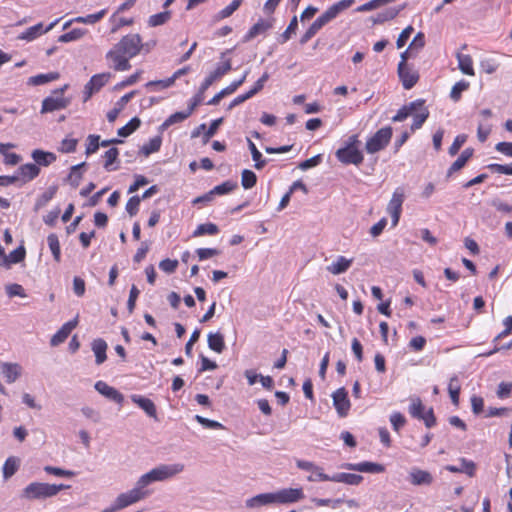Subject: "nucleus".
<instances>
[{
	"label": "nucleus",
	"mask_w": 512,
	"mask_h": 512,
	"mask_svg": "<svg viewBox=\"0 0 512 512\" xmlns=\"http://www.w3.org/2000/svg\"><path fill=\"white\" fill-rule=\"evenodd\" d=\"M78 324L77 317L71 321L66 322L52 337L50 340L51 346H58L63 343L72 332L74 328H76Z\"/></svg>",
	"instance_id": "obj_17"
},
{
	"label": "nucleus",
	"mask_w": 512,
	"mask_h": 512,
	"mask_svg": "<svg viewBox=\"0 0 512 512\" xmlns=\"http://www.w3.org/2000/svg\"><path fill=\"white\" fill-rule=\"evenodd\" d=\"M68 89V84L63 85L61 88L55 89L49 96L43 99L41 114L51 113L67 108L71 99L64 97V92Z\"/></svg>",
	"instance_id": "obj_4"
},
{
	"label": "nucleus",
	"mask_w": 512,
	"mask_h": 512,
	"mask_svg": "<svg viewBox=\"0 0 512 512\" xmlns=\"http://www.w3.org/2000/svg\"><path fill=\"white\" fill-rule=\"evenodd\" d=\"M86 166L85 162H82L80 164L74 165L70 168V173L67 177V180L70 182L71 186L74 188L78 187L80 184V181L82 179V168Z\"/></svg>",
	"instance_id": "obj_41"
},
{
	"label": "nucleus",
	"mask_w": 512,
	"mask_h": 512,
	"mask_svg": "<svg viewBox=\"0 0 512 512\" xmlns=\"http://www.w3.org/2000/svg\"><path fill=\"white\" fill-rule=\"evenodd\" d=\"M424 409L419 398L412 399V403L409 406V413L413 418L420 419V417H423Z\"/></svg>",
	"instance_id": "obj_53"
},
{
	"label": "nucleus",
	"mask_w": 512,
	"mask_h": 512,
	"mask_svg": "<svg viewBox=\"0 0 512 512\" xmlns=\"http://www.w3.org/2000/svg\"><path fill=\"white\" fill-rule=\"evenodd\" d=\"M335 156L342 164L359 166L363 160V153L359 148L341 147L335 152Z\"/></svg>",
	"instance_id": "obj_9"
},
{
	"label": "nucleus",
	"mask_w": 512,
	"mask_h": 512,
	"mask_svg": "<svg viewBox=\"0 0 512 512\" xmlns=\"http://www.w3.org/2000/svg\"><path fill=\"white\" fill-rule=\"evenodd\" d=\"M44 471L48 474H52V475L59 476V477L71 478V477L75 476L74 471L65 470V469H62L59 467H54V466H49V465L44 467Z\"/></svg>",
	"instance_id": "obj_56"
},
{
	"label": "nucleus",
	"mask_w": 512,
	"mask_h": 512,
	"mask_svg": "<svg viewBox=\"0 0 512 512\" xmlns=\"http://www.w3.org/2000/svg\"><path fill=\"white\" fill-rule=\"evenodd\" d=\"M144 489H145L144 486H140V481L138 480L133 489H131L125 493L119 494L115 500L117 501L120 509H124V508L146 498L148 496L149 492Z\"/></svg>",
	"instance_id": "obj_8"
},
{
	"label": "nucleus",
	"mask_w": 512,
	"mask_h": 512,
	"mask_svg": "<svg viewBox=\"0 0 512 512\" xmlns=\"http://www.w3.org/2000/svg\"><path fill=\"white\" fill-rule=\"evenodd\" d=\"M178 267V260L164 259L159 263V268L166 273H173Z\"/></svg>",
	"instance_id": "obj_64"
},
{
	"label": "nucleus",
	"mask_w": 512,
	"mask_h": 512,
	"mask_svg": "<svg viewBox=\"0 0 512 512\" xmlns=\"http://www.w3.org/2000/svg\"><path fill=\"white\" fill-rule=\"evenodd\" d=\"M466 139H467V137L464 134H460V135L456 136L452 145L449 147V154L451 156L456 155L459 152V150L461 149V147L463 146V144L466 142Z\"/></svg>",
	"instance_id": "obj_62"
},
{
	"label": "nucleus",
	"mask_w": 512,
	"mask_h": 512,
	"mask_svg": "<svg viewBox=\"0 0 512 512\" xmlns=\"http://www.w3.org/2000/svg\"><path fill=\"white\" fill-rule=\"evenodd\" d=\"M296 466L305 471H311L312 473H317V477H313L312 475L307 477V480L310 482H316V481H324L323 479H320L319 475H326L322 468L314 464L313 462L306 461V460H297Z\"/></svg>",
	"instance_id": "obj_30"
},
{
	"label": "nucleus",
	"mask_w": 512,
	"mask_h": 512,
	"mask_svg": "<svg viewBox=\"0 0 512 512\" xmlns=\"http://www.w3.org/2000/svg\"><path fill=\"white\" fill-rule=\"evenodd\" d=\"M94 388L97 392L111 401H114L118 404H122L124 401V396L117 389L109 386L102 380L97 381L94 385Z\"/></svg>",
	"instance_id": "obj_16"
},
{
	"label": "nucleus",
	"mask_w": 512,
	"mask_h": 512,
	"mask_svg": "<svg viewBox=\"0 0 512 512\" xmlns=\"http://www.w3.org/2000/svg\"><path fill=\"white\" fill-rule=\"evenodd\" d=\"M141 202L140 196H132L126 203V211L130 216H135L139 211V205Z\"/></svg>",
	"instance_id": "obj_58"
},
{
	"label": "nucleus",
	"mask_w": 512,
	"mask_h": 512,
	"mask_svg": "<svg viewBox=\"0 0 512 512\" xmlns=\"http://www.w3.org/2000/svg\"><path fill=\"white\" fill-rule=\"evenodd\" d=\"M222 122H223V118H218L211 122L210 126L208 127L207 130H205V133L203 135V144L208 143L210 138L216 134V132H217L219 126L222 124Z\"/></svg>",
	"instance_id": "obj_55"
},
{
	"label": "nucleus",
	"mask_w": 512,
	"mask_h": 512,
	"mask_svg": "<svg viewBox=\"0 0 512 512\" xmlns=\"http://www.w3.org/2000/svg\"><path fill=\"white\" fill-rule=\"evenodd\" d=\"M195 420L204 428L208 429H224L225 427L218 421L210 420L200 415L195 416Z\"/></svg>",
	"instance_id": "obj_57"
},
{
	"label": "nucleus",
	"mask_w": 512,
	"mask_h": 512,
	"mask_svg": "<svg viewBox=\"0 0 512 512\" xmlns=\"http://www.w3.org/2000/svg\"><path fill=\"white\" fill-rule=\"evenodd\" d=\"M352 262L353 259H347L344 256H339L337 260L328 265L326 269L333 275H339L346 272L350 268Z\"/></svg>",
	"instance_id": "obj_31"
},
{
	"label": "nucleus",
	"mask_w": 512,
	"mask_h": 512,
	"mask_svg": "<svg viewBox=\"0 0 512 512\" xmlns=\"http://www.w3.org/2000/svg\"><path fill=\"white\" fill-rule=\"evenodd\" d=\"M243 0H233L228 6L214 15V21H220L230 17L242 4Z\"/></svg>",
	"instance_id": "obj_40"
},
{
	"label": "nucleus",
	"mask_w": 512,
	"mask_h": 512,
	"mask_svg": "<svg viewBox=\"0 0 512 512\" xmlns=\"http://www.w3.org/2000/svg\"><path fill=\"white\" fill-rule=\"evenodd\" d=\"M469 87V83L466 81H459L451 89L450 97L453 101H458L461 98V94L463 91L467 90Z\"/></svg>",
	"instance_id": "obj_54"
},
{
	"label": "nucleus",
	"mask_w": 512,
	"mask_h": 512,
	"mask_svg": "<svg viewBox=\"0 0 512 512\" xmlns=\"http://www.w3.org/2000/svg\"><path fill=\"white\" fill-rule=\"evenodd\" d=\"M141 125V120L138 117L132 118L126 125L117 130V134L120 137H128Z\"/></svg>",
	"instance_id": "obj_44"
},
{
	"label": "nucleus",
	"mask_w": 512,
	"mask_h": 512,
	"mask_svg": "<svg viewBox=\"0 0 512 512\" xmlns=\"http://www.w3.org/2000/svg\"><path fill=\"white\" fill-rule=\"evenodd\" d=\"M460 390H461V386L459 383V379L455 375L450 378L449 385H448V392H449L451 401L454 405L459 404Z\"/></svg>",
	"instance_id": "obj_43"
},
{
	"label": "nucleus",
	"mask_w": 512,
	"mask_h": 512,
	"mask_svg": "<svg viewBox=\"0 0 512 512\" xmlns=\"http://www.w3.org/2000/svg\"><path fill=\"white\" fill-rule=\"evenodd\" d=\"M40 174V167H38L34 163H26L21 165L18 169L15 175L19 176V180L22 181V183H27L29 181H32L36 177H38Z\"/></svg>",
	"instance_id": "obj_19"
},
{
	"label": "nucleus",
	"mask_w": 512,
	"mask_h": 512,
	"mask_svg": "<svg viewBox=\"0 0 512 512\" xmlns=\"http://www.w3.org/2000/svg\"><path fill=\"white\" fill-rule=\"evenodd\" d=\"M26 255L25 248L23 246H19L18 248L14 249L8 256H7V265L10 264H16L24 260Z\"/></svg>",
	"instance_id": "obj_51"
},
{
	"label": "nucleus",
	"mask_w": 512,
	"mask_h": 512,
	"mask_svg": "<svg viewBox=\"0 0 512 512\" xmlns=\"http://www.w3.org/2000/svg\"><path fill=\"white\" fill-rule=\"evenodd\" d=\"M406 198L405 190L403 187H397L387 205L386 211L391 216V225L396 227L402 212V205Z\"/></svg>",
	"instance_id": "obj_7"
},
{
	"label": "nucleus",
	"mask_w": 512,
	"mask_h": 512,
	"mask_svg": "<svg viewBox=\"0 0 512 512\" xmlns=\"http://www.w3.org/2000/svg\"><path fill=\"white\" fill-rule=\"evenodd\" d=\"M401 9L402 8H395V7L387 8L386 10L379 12L373 18V22L375 24H382V23H384L386 21L392 20V19H394L399 14Z\"/></svg>",
	"instance_id": "obj_39"
},
{
	"label": "nucleus",
	"mask_w": 512,
	"mask_h": 512,
	"mask_svg": "<svg viewBox=\"0 0 512 512\" xmlns=\"http://www.w3.org/2000/svg\"><path fill=\"white\" fill-rule=\"evenodd\" d=\"M320 479L325 481H332L338 483H345L347 485H359L363 481V476L351 473H335L334 475H319Z\"/></svg>",
	"instance_id": "obj_15"
},
{
	"label": "nucleus",
	"mask_w": 512,
	"mask_h": 512,
	"mask_svg": "<svg viewBox=\"0 0 512 512\" xmlns=\"http://www.w3.org/2000/svg\"><path fill=\"white\" fill-rule=\"evenodd\" d=\"M57 190L58 187L56 185H52L45 192H43L35 202V211L45 207L47 203L55 196Z\"/></svg>",
	"instance_id": "obj_38"
},
{
	"label": "nucleus",
	"mask_w": 512,
	"mask_h": 512,
	"mask_svg": "<svg viewBox=\"0 0 512 512\" xmlns=\"http://www.w3.org/2000/svg\"><path fill=\"white\" fill-rule=\"evenodd\" d=\"M78 140L74 138H65L61 142L59 151L62 153H71L76 150Z\"/></svg>",
	"instance_id": "obj_60"
},
{
	"label": "nucleus",
	"mask_w": 512,
	"mask_h": 512,
	"mask_svg": "<svg viewBox=\"0 0 512 512\" xmlns=\"http://www.w3.org/2000/svg\"><path fill=\"white\" fill-rule=\"evenodd\" d=\"M84 34H85V31L83 29L75 28L67 33L62 34L58 38V41L62 42V43H68V42L75 41V40L82 38L84 36Z\"/></svg>",
	"instance_id": "obj_50"
},
{
	"label": "nucleus",
	"mask_w": 512,
	"mask_h": 512,
	"mask_svg": "<svg viewBox=\"0 0 512 512\" xmlns=\"http://www.w3.org/2000/svg\"><path fill=\"white\" fill-rule=\"evenodd\" d=\"M333 405L340 417H345L348 415L351 404L348 399V393L344 387L338 388L332 394Z\"/></svg>",
	"instance_id": "obj_13"
},
{
	"label": "nucleus",
	"mask_w": 512,
	"mask_h": 512,
	"mask_svg": "<svg viewBox=\"0 0 512 512\" xmlns=\"http://www.w3.org/2000/svg\"><path fill=\"white\" fill-rule=\"evenodd\" d=\"M32 159L35 161L34 164H36L38 167L43 166L47 167L53 162L56 161V155L52 152L44 151L41 149H35L31 153Z\"/></svg>",
	"instance_id": "obj_25"
},
{
	"label": "nucleus",
	"mask_w": 512,
	"mask_h": 512,
	"mask_svg": "<svg viewBox=\"0 0 512 512\" xmlns=\"http://www.w3.org/2000/svg\"><path fill=\"white\" fill-rule=\"evenodd\" d=\"M353 3L354 0H340L339 2L331 5L316 20L324 27L329 22L334 20L341 12L350 8Z\"/></svg>",
	"instance_id": "obj_10"
},
{
	"label": "nucleus",
	"mask_w": 512,
	"mask_h": 512,
	"mask_svg": "<svg viewBox=\"0 0 512 512\" xmlns=\"http://www.w3.org/2000/svg\"><path fill=\"white\" fill-rule=\"evenodd\" d=\"M410 482L413 485H430L433 482V476L425 470L412 468L409 472Z\"/></svg>",
	"instance_id": "obj_23"
},
{
	"label": "nucleus",
	"mask_w": 512,
	"mask_h": 512,
	"mask_svg": "<svg viewBox=\"0 0 512 512\" xmlns=\"http://www.w3.org/2000/svg\"><path fill=\"white\" fill-rule=\"evenodd\" d=\"M70 488L65 484H49L44 482H32L21 492L20 497L26 500H43L56 496L60 491Z\"/></svg>",
	"instance_id": "obj_2"
},
{
	"label": "nucleus",
	"mask_w": 512,
	"mask_h": 512,
	"mask_svg": "<svg viewBox=\"0 0 512 512\" xmlns=\"http://www.w3.org/2000/svg\"><path fill=\"white\" fill-rule=\"evenodd\" d=\"M57 22H58V20L52 22L46 28H43L42 23H38L34 26H31L28 29H26V31H24L19 36V39L26 40V41H32V40L36 39L38 36L50 31L56 25Z\"/></svg>",
	"instance_id": "obj_21"
},
{
	"label": "nucleus",
	"mask_w": 512,
	"mask_h": 512,
	"mask_svg": "<svg viewBox=\"0 0 512 512\" xmlns=\"http://www.w3.org/2000/svg\"><path fill=\"white\" fill-rule=\"evenodd\" d=\"M47 242L49 248L52 252L53 258L56 262H60L61 260V250L58 236L54 233H51L47 237Z\"/></svg>",
	"instance_id": "obj_45"
},
{
	"label": "nucleus",
	"mask_w": 512,
	"mask_h": 512,
	"mask_svg": "<svg viewBox=\"0 0 512 512\" xmlns=\"http://www.w3.org/2000/svg\"><path fill=\"white\" fill-rule=\"evenodd\" d=\"M143 47L139 34H128L107 53L106 58L116 71H126L131 68L129 59L135 57Z\"/></svg>",
	"instance_id": "obj_1"
},
{
	"label": "nucleus",
	"mask_w": 512,
	"mask_h": 512,
	"mask_svg": "<svg viewBox=\"0 0 512 512\" xmlns=\"http://www.w3.org/2000/svg\"><path fill=\"white\" fill-rule=\"evenodd\" d=\"M171 17L170 11H164L154 14L149 17L148 24L151 27H156L165 24Z\"/></svg>",
	"instance_id": "obj_48"
},
{
	"label": "nucleus",
	"mask_w": 512,
	"mask_h": 512,
	"mask_svg": "<svg viewBox=\"0 0 512 512\" xmlns=\"http://www.w3.org/2000/svg\"><path fill=\"white\" fill-rule=\"evenodd\" d=\"M219 232L218 226L213 223L200 224L193 232V237H199L203 235H215Z\"/></svg>",
	"instance_id": "obj_46"
},
{
	"label": "nucleus",
	"mask_w": 512,
	"mask_h": 512,
	"mask_svg": "<svg viewBox=\"0 0 512 512\" xmlns=\"http://www.w3.org/2000/svg\"><path fill=\"white\" fill-rule=\"evenodd\" d=\"M6 293L10 298L15 297V296L25 298L27 296L24 288L20 284H16V283L7 285Z\"/></svg>",
	"instance_id": "obj_59"
},
{
	"label": "nucleus",
	"mask_w": 512,
	"mask_h": 512,
	"mask_svg": "<svg viewBox=\"0 0 512 512\" xmlns=\"http://www.w3.org/2000/svg\"><path fill=\"white\" fill-rule=\"evenodd\" d=\"M487 167L494 173L512 175V163L507 165L493 163Z\"/></svg>",
	"instance_id": "obj_61"
},
{
	"label": "nucleus",
	"mask_w": 512,
	"mask_h": 512,
	"mask_svg": "<svg viewBox=\"0 0 512 512\" xmlns=\"http://www.w3.org/2000/svg\"><path fill=\"white\" fill-rule=\"evenodd\" d=\"M184 468L185 466L182 463L161 464L143 474L138 480L140 481V486L145 488L153 482L165 481L176 476Z\"/></svg>",
	"instance_id": "obj_3"
},
{
	"label": "nucleus",
	"mask_w": 512,
	"mask_h": 512,
	"mask_svg": "<svg viewBox=\"0 0 512 512\" xmlns=\"http://www.w3.org/2000/svg\"><path fill=\"white\" fill-rule=\"evenodd\" d=\"M393 130L392 127L386 126L380 128L372 135L365 144V150L368 154H375L383 150L390 142L392 138Z\"/></svg>",
	"instance_id": "obj_5"
},
{
	"label": "nucleus",
	"mask_w": 512,
	"mask_h": 512,
	"mask_svg": "<svg viewBox=\"0 0 512 512\" xmlns=\"http://www.w3.org/2000/svg\"><path fill=\"white\" fill-rule=\"evenodd\" d=\"M58 72H49L46 74H38L28 79V84L33 86L43 85L48 82L55 81L59 78Z\"/></svg>",
	"instance_id": "obj_37"
},
{
	"label": "nucleus",
	"mask_w": 512,
	"mask_h": 512,
	"mask_svg": "<svg viewBox=\"0 0 512 512\" xmlns=\"http://www.w3.org/2000/svg\"><path fill=\"white\" fill-rule=\"evenodd\" d=\"M131 400L144 410L149 417L158 420L156 406L152 400L141 395H132Z\"/></svg>",
	"instance_id": "obj_22"
},
{
	"label": "nucleus",
	"mask_w": 512,
	"mask_h": 512,
	"mask_svg": "<svg viewBox=\"0 0 512 512\" xmlns=\"http://www.w3.org/2000/svg\"><path fill=\"white\" fill-rule=\"evenodd\" d=\"M458 67L462 71V73L473 76V61L470 55L457 53Z\"/></svg>",
	"instance_id": "obj_36"
},
{
	"label": "nucleus",
	"mask_w": 512,
	"mask_h": 512,
	"mask_svg": "<svg viewBox=\"0 0 512 512\" xmlns=\"http://www.w3.org/2000/svg\"><path fill=\"white\" fill-rule=\"evenodd\" d=\"M119 156V151L117 148L115 147H112L110 148L109 150H107L105 152V155H104V158H105V163H104V168L107 170V171H111V170H116L117 168H111V165L117 160Z\"/></svg>",
	"instance_id": "obj_52"
},
{
	"label": "nucleus",
	"mask_w": 512,
	"mask_h": 512,
	"mask_svg": "<svg viewBox=\"0 0 512 512\" xmlns=\"http://www.w3.org/2000/svg\"><path fill=\"white\" fill-rule=\"evenodd\" d=\"M19 466H20V459L18 457H15V456L8 457L3 465V468H2L3 478L5 480H7L10 477H12L19 469Z\"/></svg>",
	"instance_id": "obj_35"
},
{
	"label": "nucleus",
	"mask_w": 512,
	"mask_h": 512,
	"mask_svg": "<svg viewBox=\"0 0 512 512\" xmlns=\"http://www.w3.org/2000/svg\"><path fill=\"white\" fill-rule=\"evenodd\" d=\"M398 76L406 90L413 88L419 80V73L407 65V63L398 64Z\"/></svg>",
	"instance_id": "obj_12"
},
{
	"label": "nucleus",
	"mask_w": 512,
	"mask_h": 512,
	"mask_svg": "<svg viewBox=\"0 0 512 512\" xmlns=\"http://www.w3.org/2000/svg\"><path fill=\"white\" fill-rule=\"evenodd\" d=\"M208 347L216 353H222L225 350L224 336L220 332L209 333L207 337Z\"/></svg>",
	"instance_id": "obj_33"
},
{
	"label": "nucleus",
	"mask_w": 512,
	"mask_h": 512,
	"mask_svg": "<svg viewBox=\"0 0 512 512\" xmlns=\"http://www.w3.org/2000/svg\"><path fill=\"white\" fill-rule=\"evenodd\" d=\"M413 123L411 125V131L414 132L415 130H418L422 127L424 122L429 117V110L423 104L422 106H419L418 110L414 112L413 114Z\"/></svg>",
	"instance_id": "obj_34"
},
{
	"label": "nucleus",
	"mask_w": 512,
	"mask_h": 512,
	"mask_svg": "<svg viewBox=\"0 0 512 512\" xmlns=\"http://www.w3.org/2000/svg\"><path fill=\"white\" fill-rule=\"evenodd\" d=\"M460 462V467L454 465H447L445 469L453 473H466L470 477L474 476L476 467L475 463L465 458H461Z\"/></svg>",
	"instance_id": "obj_32"
},
{
	"label": "nucleus",
	"mask_w": 512,
	"mask_h": 512,
	"mask_svg": "<svg viewBox=\"0 0 512 512\" xmlns=\"http://www.w3.org/2000/svg\"><path fill=\"white\" fill-rule=\"evenodd\" d=\"M1 373L7 383H13L20 377L21 367L17 363L3 362L1 363Z\"/></svg>",
	"instance_id": "obj_24"
},
{
	"label": "nucleus",
	"mask_w": 512,
	"mask_h": 512,
	"mask_svg": "<svg viewBox=\"0 0 512 512\" xmlns=\"http://www.w3.org/2000/svg\"><path fill=\"white\" fill-rule=\"evenodd\" d=\"M271 503H277L276 493H262L258 494L246 501L248 508H254L258 506H264Z\"/></svg>",
	"instance_id": "obj_27"
},
{
	"label": "nucleus",
	"mask_w": 512,
	"mask_h": 512,
	"mask_svg": "<svg viewBox=\"0 0 512 512\" xmlns=\"http://www.w3.org/2000/svg\"><path fill=\"white\" fill-rule=\"evenodd\" d=\"M341 468L364 473H382L385 471L384 465L368 461L360 463H344L341 465Z\"/></svg>",
	"instance_id": "obj_14"
},
{
	"label": "nucleus",
	"mask_w": 512,
	"mask_h": 512,
	"mask_svg": "<svg viewBox=\"0 0 512 512\" xmlns=\"http://www.w3.org/2000/svg\"><path fill=\"white\" fill-rule=\"evenodd\" d=\"M237 186L238 185L236 182L228 180V181L221 183L220 185L215 186L211 190V192H212L213 196L224 195V194H227V193L233 191L234 189H236Z\"/></svg>",
	"instance_id": "obj_49"
},
{
	"label": "nucleus",
	"mask_w": 512,
	"mask_h": 512,
	"mask_svg": "<svg viewBox=\"0 0 512 512\" xmlns=\"http://www.w3.org/2000/svg\"><path fill=\"white\" fill-rule=\"evenodd\" d=\"M272 27V24L270 21L259 19L257 23H255L249 31L246 33V35L243 37V42H249L252 39H254L259 34L265 33L267 30H269Z\"/></svg>",
	"instance_id": "obj_29"
},
{
	"label": "nucleus",
	"mask_w": 512,
	"mask_h": 512,
	"mask_svg": "<svg viewBox=\"0 0 512 512\" xmlns=\"http://www.w3.org/2000/svg\"><path fill=\"white\" fill-rule=\"evenodd\" d=\"M107 343L102 338L94 339L91 343V349L95 355V362L97 365L103 364L106 359Z\"/></svg>",
	"instance_id": "obj_26"
},
{
	"label": "nucleus",
	"mask_w": 512,
	"mask_h": 512,
	"mask_svg": "<svg viewBox=\"0 0 512 512\" xmlns=\"http://www.w3.org/2000/svg\"><path fill=\"white\" fill-rule=\"evenodd\" d=\"M231 61L227 59L223 63L217 65L214 71H212L202 82L199 87V91L192 97V99H199V105L204 99V92L210 88V86L219 78L227 74L231 70Z\"/></svg>",
	"instance_id": "obj_6"
},
{
	"label": "nucleus",
	"mask_w": 512,
	"mask_h": 512,
	"mask_svg": "<svg viewBox=\"0 0 512 512\" xmlns=\"http://www.w3.org/2000/svg\"><path fill=\"white\" fill-rule=\"evenodd\" d=\"M390 422L392 424L393 429L396 432H398L405 425L406 419H405V417L401 413L394 412L390 416Z\"/></svg>",
	"instance_id": "obj_63"
},
{
	"label": "nucleus",
	"mask_w": 512,
	"mask_h": 512,
	"mask_svg": "<svg viewBox=\"0 0 512 512\" xmlns=\"http://www.w3.org/2000/svg\"><path fill=\"white\" fill-rule=\"evenodd\" d=\"M423 104H425V100L417 99L415 101L410 102L409 104L404 105L397 111L396 115H394L392 117V121L393 122L404 121L407 117H409L414 112H416L418 110L419 106H422Z\"/></svg>",
	"instance_id": "obj_20"
},
{
	"label": "nucleus",
	"mask_w": 512,
	"mask_h": 512,
	"mask_svg": "<svg viewBox=\"0 0 512 512\" xmlns=\"http://www.w3.org/2000/svg\"><path fill=\"white\" fill-rule=\"evenodd\" d=\"M257 176L256 174L249 170L244 169L241 174V184L244 189H250L256 185Z\"/></svg>",
	"instance_id": "obj_47"
},
{
	"label": "nucleus",
	"mask_w": 512,
	"mask_h": 512,
	"mask_svg": "<svg viewBox=\"0 0 512 512\" xmlns=\"http://www.w3.org/2000/svg\"><path fill=\"white\" fill-rule=\"evenodd\" d=\"M161 144H162V137L155 136V137L151 138L148 143L144 144L141 147L140 152L144 156H149L150 154L159 151Z\"/></svg>",
	"instance_id": "obj_42"
},
{
	"label": "nucleus",
	"mask_w": 512,
	"mask_h": 512,
	"mask_svg": "<svg viewBox=\"0 0 512 512\" xmlns=\"http://www.w3.org/2000/svg\"><path fill=\"white\" fill-rule=\"evenodd\" d=\"M277 503H294L304 498L302 488H286L276 492Z\"/></svg>",
	"instance_id": "obj_18"
},
{
	"label": "nucleus",
	"mask_w": 512,
	"mask_h": 512,
	"mask_svg": "<svg viewBox=\"0 0 512 512\" xmlns=\"http://www.w3.org/2000/svg\"><path fill=\"white\" fill-rule=\"evenodd\" d=\"M111 78V73L105 72L93 75L84 87V101L86 102L91 96L98 92Z\"/></svg>",
	"instance_id": "obj_11"
},
{
	"label": "nucleus",
	"mask_w": 512,
	"mask_h": 512,
	"mask_svg": "<svg viewBox=\"0 0 512 512\" xmlns=\"http://www.w3.org/2000/svg\"><path fill=\"white\" fill-rule=\"evenodd\" d=\"M197 106H199V99H191L188 104L187 110L175 112L174 114L170 115L168 117V122H170L171 125L183 122L194 112Z\"/></svg>",
	"instance_id": "obj_28"
}]
</instances>
